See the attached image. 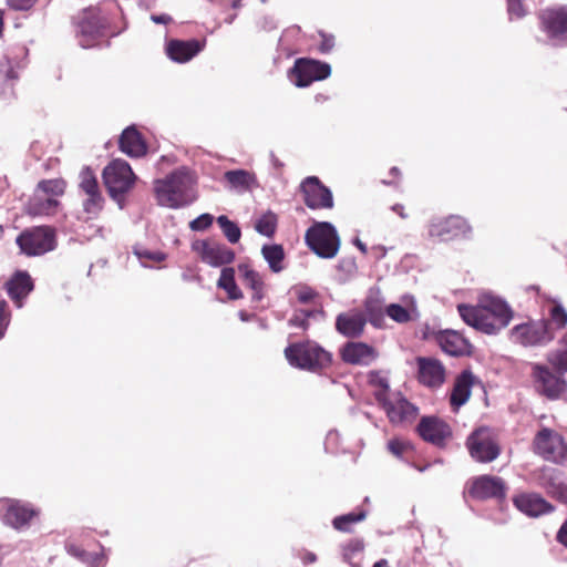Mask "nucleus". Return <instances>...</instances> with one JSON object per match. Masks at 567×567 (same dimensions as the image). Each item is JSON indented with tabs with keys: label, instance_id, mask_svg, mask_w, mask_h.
<instances>
[{
	"label": "nucleus",
	"instance_id": "obj_1",
	"mask_svg": "<svg viewBox=\"0 0 567 567\" xmlns=\"http://www.w3.org/2000/svg\"><path fill=\"white\" fill-rule=\"evenodd\" d=\"M194 177L186 168H179L163 179L155 181V194L159 205L181 208L196 199Z\"/></svg>",
	"mask_w": 567,
	"mask_h": 567
},
{
	"label": "nucleus",
	"instance_id": "obj_2",
	"mask_svg": "<svg viewBox=\"0 0 567 567\" xmlns=\"http://www.w3.org/2000/svg\"><path fill=\"white\" fill-rule=\"evenodd\" d=\"M285 357L290 365L309 371L322 369L331 361L330 353L311 341L288 346Z\"/></svg>",
	"mask_w": 567,
	"mask_h": 567
},
{
	"label": "nucleus",
	"instance_id": "obj_3",
	"mask_svg": "<svg viewBox=\"0 0 567 567\" xmlns=\"http://www.w3.org/2000/svg\"><path fill=\"white\" fill-rule=\"evenodd\" d=\"M305 240L308 247L321 258L331 259L340 249L337 229L328 221H316L307 229Z\"/></svg>",
	"mask_w": 567,
	"mask_h": 567
},
{
	"label": "nucleus",
	"instance_id": "obj_4",
	"mask_svg": "<svg viewBox=\"0 0 567 567\" xmlns=\"http://www.w3.org/2000/svg\"><path fill=\"white\" fill-rule=\"evenodd\" d=\"M102 176L110 196L118 204H122L124 195L133 187L136 179L131 166L123 159H113L109 163Z\"/></svg>",
	"mask_w": 567,
	"mask_h": 567
},
{
	"label": "nucleus",
	"instance_id": "obj_5",
	"mask_svg": "<svg viewBox=\"0 0 567 567\" xmlns=\"http://www.w3.org/2000/svg\"><path fill=\"white\" fill-rule=\"evenodd\" d=\"M534 451L544 460L560 463L567 460V445L563 436L548 427L542 429L534 439Z\"/></svg>",
	"mask_w": 567,
	"mask_h": 567
},
{
	"label": "nucleus",
	"instance_id": "obj_6",
	"mask_svg": "<svg viewBox=\"0 0 567 567\" xmlns=\"http://www.w3.org/2000/svg\"><path fill=\"white\" fill-rule=\"evenodd\" d=\"M466 445L471 456L482 463L494 461L501 453L496 437L488 427H480L474 431L468 436Z\"/></svg>",
	"mask_w": 567,
	"mask_h": 567
},
{
	"label": "nucleus",
	"instance_id": "obj_7",
	"mask_svg": "<svg viewBox=\"0 0 567 567\" xmlns=\"http://www.w3.org/2000/svg\"><path fill=\"white\" fill-rule=\"evenodd\" d=\"M17 244L24 254L38 256L54 248L55 237L50 227H35L19 235Z\"/></svg>",
	"mask_w": 567,
	"mask_h": 567
},
{
	"label": "nucleus",
	"instance_id": "obj_8",
	"mask_svg": "<svg viewBox=\"0 0 567 567\" xmlns=\"http://www.w3.org/2000/svg\"><path fill=\"white\" fill-rule=\"evenodd\" d=\"M331 66L310 59H299L291 69V81L298 87H306L315 81H321L330 76Z\"/></svg>",
	"mask_w": 567,
	"mask_h": 567
},
{
	"label": "nucleus",
	"instance_id": "obj_9",
	"mask_svg": "<svg viewBox=\"0 0 567 567\" xmlns=\"http://www.w3.org/2000/svg\"><path fill=\"white\" fill-rule=\"evenodd\" d=\"M543 30L554 45H567V8L546 9L540 16Z\"/></svg>",
	"mask_w": 567,
	"mask_h": 567
},
{
	"label": "nucleus",
	"instance_id": "obj_10",
	"mask_svg": "<svg viewBox=\"0 0 567 567\" xmlns=\"http://www.w3.org/2000/svg\"><path fill=\"white\" fill-rule=\"evenodd\" d=\"M532 377L536 390L548 399H557L566 390V381L546 365L533 364Z\"/></svg>",
	"mask_w": 567,
	"mask_h": 567
},
{
	"label": "nucleus",
	"instance_id": "obj_11",
	"mask_svg": "<svg viewBox=\"0 0 567 567\" xmlns=\"http://www.w3.org/2000/svg\"><path fill=\"white\" fill-rule=\"evenodd\" d=\"M458 313L463 321L475 328L478 331H482L487 334H496L505 327H498L497 320L495 317L478 306H468V305H458L457 306Z\"/></svg>",
	"mask_w": 567,
	"mask_h": 567
},
{
	"label": "nucleus",
	"instance_id": "obj_12",
	"mask_svg": "<svg viewBox=\"0 0 567 567\" xmlns=\"http://www.w3.org/2000/svg\"><path fill=\"white\" fill-rule=\"evenodd\" d=\"M513 342L524 347L540 346L551 339L545 321H533L514 327L511 331Z\"/></svg>",
	"mask_w": 567,
	"mask_h": 567
},
{
	"label": "nucleus",
	"instance_id": "obj_13",
	"mask_svg": "<svg viewBox=\"0 0 567 567\" xmlns=\"http://www.w3.org/2000/svg\"><path fill=\"white\" fill-rule=\"evenodd\" d=\"M305 204L311 209H330L333 207L331 190L315 177H307L301 184Z\"/></svg>",
	"mask_w": 567,
	"mask_h": 567
},
{
	"label": "nucleus",
	"instance_id": "obj_14",
	"mask_svg": "<svg viewBox=\"0 0 567 567\" xmlns=\"http://www.w3.org/2000/svg\"><path fill=\"white\" fill-rule=\"evenodd\" d=\"M420 436L435 446L442 447L452 436L450 425L436 416H424L417 425Z\"/></svg>",
	"mask_w": 567,
	"mask_h": 567
},
{
	"label": "nucleus",
	"instance_id": "obj_15",
	"mask_svg": "<svg viewBox=\"0 0 567 567\" xmlns=\"http://www.w3.org/2000/svg\"><path fill=\"white\" fill-rule=\"evenodd\" d=\"M193 250L200 256L204 262L213 267L230 264L235 258L234 251L227 246L206 240L195 241L193 244Z\"/></svg>",
	"mask_w": 567,
	"mask_h": 567
},
{
	"label": "nucleus",
	"instance_id": "obj_16",
	"mask_svg": "<svg viewBox=\"0 0 567 567\" xmlns=\"http://www.w3.org/2000/svg\"><path fill=\"white\" fill-rule=\"evenodd\" d=\"M381 405L393 424L413 422L419 414V409L400 393L393 394Z\"/></svg>",
	"mask_w": 567,
	"mask_h": 567
},
{
	"label": "nucleus",
	"instance_id": "obj_17",
	"mask_svg": "<svg viewBox=\"0 0 567 567\" xmlns=\"http://www.w3.org/2000/svg\"><path fill=\"white\" fill-rule=\"evenodd\" d=\"M417 380L427 388H439L445 381V368L432 357H417Z\"/></svg>",
	"mask_w": 567,
	"mask_h": 567
},
{
	"label": "nucleus",
	"instance_id": "obj_18",
	"mask_svg": "<svg viewBox=\"0 0 567 567\" xmlns=\"http://www.w3.org/2000/svg\"><path fill=\"white\" fill-rule=\"evenodd\" d=\"M470 227L460 216L433 220L429 227V235L440 240H450L468 233Z\"/></svg>",
	"mask_w": 567,
	"mask_h": 567
},
{
	"label": "nucleus",
	"instance_id": "obj_19",
	"mask_svg": "<svg viewBox=\"0 0 567 567\" xmlns=\"http://www.w3.org/2000/svg\"><path fill=\"white\" fill-rule=\"evenodd\" d=\"M102 22L95 10H85L78 22V38L81 47L90 48L93 41L101 34Z\"/></svg>",
	"mask_w": 567,
	"mask_h": 567
},
{
	"label": "nucleus",
	"instance_id": "obj_20",
	"mask_svg": "<svg viewBox=\"0 0 567 567\" xmlns=\"http://www.w3.org/2000/svg\"><path fill=\"white\" fill-rule=\"evenodd\" d=\"M505 483L501 477L482 475L473 481L471 495L481 499L499 498L505 496Z\"/></svg>",
	"mask_w": 567,
	"mask_h": 567
},
{
	"label": "nucleus",
	"instance_id": "obj_21",
	"mask_svg": "<svg viewBox=\"0 0 567 567\" xmlns=\"http://www.w3.org/2000/svg\"><path fill=\"white\" fill-rule=\"evenodd\" d=\"M477 306L491 312L497 320L498 327H507L513 319V311L509 306L503 299L489 292L480 296Z\"/></svg>",
	"mask_w": 567,
	"mask_h": 567
},
{
	"label": "nucleus",
	"instance_id": "obj_22",
	"mask_svg": "<svg viewBox=\"0 0 567 567\" xmlns=\"http://www.w3.org/2000/svg\"><path fill=\"white\" fill-rule=\"evenodd\" d=\"M0 508L6 511L4 523L13 528L23 527L35 515L32 508L12 499L0 502Z\"/></svg>",
	"mask_w": 567,
	"mask_h": 567
},
{
	"label": "nucleus",
	"instance_id": "obj_23",
	"mask_svg": "<svg viewBox=\"0 0 567 567\" xmlns=\"http://www.w3.org/2000/svg\"><path fill=\"white\" fill-rule=\"evenodd\" d=\"M342 360L350 364L369 365L378 353L375 349L363 342H349L341 351Z\"/></svg>",
	"mask_w": 567,
	"mask_h": 567
},
{
	"label": "nucleus",
	"instance_id": "obj_24",
	"mask_svg": "<svg viewBox=\"0 0 567 567\" xmlns=\"http://www.w3.org/2000/svg\"><path fill=\"white\" fill-rule=\"evenodd\" d=\"M475 381L476 378L470 370H464L456 377L450 396V403L454 411H457L468 401Z\"/></svg>",
	"mask_w": 567,
	"mask_h": 567
},
{
	"label": "nucleus",
	"instance_id": "obj_25",
	"mask_svg": "<svg viewBox=\"0 0 567 567\" xmlns=\"http://www.w3.org/2000/svg\"><path fill=\"white\" fill-rule=\"evenodd\" d=\"M539 484L553 498L567 504V484H565L559 473L551 467H544L539 476Z\"/></svg>",
	"mask_w": 567,
	"mask_h": 567
},
{
	"label": "nucleus",
	"instance_id": "obj_26",
	"mask_svg": "<svg viewBox=\"0 0 567 567\" xmlns=\"http://www.w3.org/2000/svg\"><path fill=\"white\" fill-rule=\"evenodd\" d=\"M437 342L441 349L453 357L471 353L470 342L457 331L446 330L437 336Z\"/></svg>",
	"mask_w": 567,
	"mask_h": 567
},
{
	"label": "nucleus",
	"instance_id": "obj_27",
	"mask_svg": "<svg viewBox=\"0 0 567 567\" xmlns=\"http://www.w3.org/2000/svg\"><path fill=\"white\" fill-rule=\"evenodd\" d=\"M9 297L14 301L17 307H22V299L25 298L33 289V282L30 275L25 271H17L13 277L6 284Z\"/></svg>",
	"mask_w": 567,
	"mask_h": 567
},
{
	"label": "nucleus",
	"instance_id": "obj_28",
	"mask_svg": "<svg viewBox=\"0 0 567 567\" xmlns=\"http://www.w3.org/2000/svg\"><path fill=\"white\" fill-rule=\"evenodd\" d=\"M367 319L360 311H350L341 313L337 317L336 327L337 330L346 337L355 338L359 337L364 329Z\"/></svg>",
	"mask_w": 567,
	"mask_h": 567
},
{
	"label": "nucleus",
	"instance_id": "obj_29",
	"mask_svg": "<svg viewBox=\"0 0 567 567\" xmlns=\"http://www.w3.org/2000/svg\"><path fill=\"white\" fill-rule=\"evenodd\" d=\"M515 506L526 515L539 516L551 512L553 506L538 494H522L514 498Z\"/></svg>",
	"mask_w": 567,
	"mask_h": 567
},
{
	"label": "nucleus",
	"instance_id": "obj_30",
	"mask_svg": "<svg viewBox=\"0 0 567 567\" xmlns=\"http://www.w3.org/2000/svg\"><path fill=\"white\" fill-rule=\"evenodd\" d=\"M405 305L390 303L385 307V313L398 323L414 321L420 317L415 299L411 296L404 300Z\"/></svg>",
	"mask_w": 567,
	"mask_h": 567
},
{
	"label": "nucleus",
	"instance_id": "obj_31",
	"mask_svg": "<svg viewBox=\"0 0 567 567\" xmlns=\"http://www.w3.org/2000/svg\"><path fill=\"white\" fill-rule=\"evenodd\" d=\"M120 148L132 157H138L146 153V145L135 127H127L120 137Z\"/></svg>",
	"mask_w": 567,
	"mask_h": 567
},
{
	"label": "nucleus",
	"instance_id": "obj_32",
	"mask_svg": "<svg viewBox=\"0 0 567 567\" xmlns=\"http://www.w3.org/2000/svg\"><path fill=\"white\" fill-rule=\"evenodd\" d=\"M200 51L197 41H171L167 45L168 56L177 62H187Z\"/></svg>",
	"mask_w": 567,
	"mask_h": 567
},
{
	"label": "nucleus",
	"instance_id": "obj_33",
	"mask_svg": "<svg viewBox=\"0 0 567 567\" xmlns=\"http://www.w3.org/2000/svg\"><path fill=\"white\" fill-rule=\"evenodd\" d=\"M58 200L51 196H45L43 192H34L27 206V212L33 216H49L52 215L56 207Z\"/></svg>",
	"mask_w": 567,
	"mask_h": 567
},
{
	"label": "nucleus",
	"instance_id": "obj_34",
	"mask_svg": "<svg viewBox=\"0 0 567 567\" xmlns=\"http://www.w3.org/2000/svg\"><path fill=\"white\" fill-rule=\"evenodd\" d=\"M224 178L229 188L238 193L248 192L257 185L255 175L245 169L227 171Z\"/></svg>",
	"mask_w": 567,
	"mask_h": 567
},
{
	"label": "nucleus",
	"instance_id": "obj_35",
	"mask_svg": "<svg viewBox=\"0 0 567 567\" xmlns=\"http://www.w3.org/2000/svg\"><path fill=\"white\" fill-rule=\"evenodd\" d=\"M364 307L369 321L375 327L381 326L386 307L381 293L379 291H371L365 300Z\"/></svg>",
	"mask_w": 567,
	"mask_h": 567
},
{
	"label": "nucleus",
	"instance_id": "obj_36",
	"mask_svg": "<svg viewBox=\"0 0 567 567\" xmlns=\"http://www.w3.org/2000/svg\"><path fill=\"white\" fill-rule=\"evenodd\" d=\"M368 378L369 383L375 388L374 396L380 404L393 395V393L390 392L389 379L384 373L380 371H371L369 372Z\"/></svg>",
	"mask_w": 567,
	"mask_h": 567
},
{
	"label": "nucleus",
	"instance_id": "obj_37",
	"mask_svg": "<svg viewBox=\"0 0 567 567\" xmlns=\"http://www.w3.org/2000/svg\"><path fill=\"white\" fill-rule=\"evenodd\" d=\"M261 255L268 262L269 268L274 272H280L284 269L285 251L281 245H264Z\"/></svg>",
	"mask_w": 567,
	"mask_h": 567
},
{
	"label": "nucleus",
	"instance_id": "obj_38",
	"mask_svg": "<svg viewBox=\"0 0 567 567\" xmlns=\"http://www.w3.org/2000/svg\"><path fill=\"white\" fill-rule=\"evenodd\" d=\"M238 271L243 277L244 284L254 291L252 299L260 300L264 295L262 280L259 274L245 264L238 266Z\"/></svg>",
	"mask_w": 567,
	"mask_h": 567
},
{
	"label": "nucleus",
	"instance_id": "obj_39",
	"mask_svg": "<svg viewBox=\"0 0 567 567\" xmlns=\"http://www.w3.org/2000/svg\"><path fill=\"white\" fill-rule=\"evenodd\" d=\"M218 287L226 290L230 299H239L243 297L240 289L235 282V271L233 268H224L221 270Z\"/></svg>",
	"mask_w": 567,
	"mask_h": 567
},
{
	"label": "nucleus",
	"instance_id": "obj_40",
	"mask_svg": "<svg viewBox=\"0 0 567 567\" xmlns=\"http://www.w3.org/2000/svg\"><path fill=\"white\" fill-rule=\"evenodd\" d=\"M217 224L221 228L225 237L228 239L229 243L236 244L239 241L241 231L240 228L231 221L227 216L221 215L217 218Z\"/></svg>",
	"mask_w": 567,
	"mask_h": 567
},
{
	"label": "nucleus",
	"instance_id": "obj_41",
	"mask_svg": "<svg viewBox=\"0 0 567 567\" xmlns=\"http://www.w3.org/2000/svg\"><path fill=\"white\" fill-rule=\"evenodd\" d=\"M367 517V513L361 511L359 513H349L338 516L333 519V527L340 532H350V525L362 522Z\"/></svg>",
	"mask_w": 567,
	"mask_h": 567
},
{
	"label": "nucleus",
	"instance_id": "obj_42",
	"mask_svg": "<svg viewBox=\"0 0 567 567\" xmlns=\"http://www.w3.org/2000/svg\"><path fill=\"white\" fill-rule=\"evenodd\" d=\"M277 226V217L274 213L268 212L264 214L255 225V229L260 235L271 237L275 234Z\"/></svg>",
	"mask_w": 567,
	"mask_h": 567
},
{
	"label": "nucleus",
	"instance_id": "obj_43",
	"mask_svg": "<svg viewBox=\"0 0 567 567\" xmlns=\"http://www.w3.org/2000/svg\"><path fill=\"white\" fill-rule=\"evenodd\" d=\"M80 188L86 195H92V193L100 192L96 177L93 171L89 167L83 168L80 173Z\"/></svg>",
	"mask_w": 567,
	"mask_h": 567
},
{
	"label": "nucleus",
	"instance_id": "obj_44",
	"mask_svg": "<svg viewBox=\"0 0 567 567\" xmlns=\"http://www.w3.org/2000/svg\"><path fill=\"white\" fill-rule=\"evenodd\" d=\"M64 182L60 179L42 181L38 184L37 192H43L45 196L55 198L64 193Z\"/></svg>",
	"mask_w": 567,
	"mask_h": 567
},
{
	"label": "nucleus",
	"instance_id": "obj_45",
	"mask_svg": "<svg viewBox=\"0 0 567 567\" xmlns=\"http://www.w3.org/2000/svg\"><path fill=\"white\" fill-rule=\"evenodd\" d=\"M320 311L311 310H296L292 315V317L289 319L288 323L290 327L300 328L302 330L308 329L309 323L308 319L313 316L320 315Z\"/></svg>",
	"mask_w": 567,
	"mask_h": 567
},
{
	"label": "nucleus",
	"instance_id": "obj_46",
	"mask_svg": "<svg viewBox=\"0 0 567 567\" xmlns=\"http://www.w3.org/2000/svg\"><path fill=\"white\" fill-rule=\"evenodd\" d=\"M86 196L87 198L83 203L84 210L90 216L94 217L102 210L104 199L101 192H95Z\"/></svg>",
	"mask_w": 567,
	"mask_h": 567
},
{
	"label": "nucleus",
	"instance_id": "obj_47",
	"mask_svg": "<svg viewBox=\"0 0 567 567\" xmlns=\"http://www.w3.org/2000/svg\"><path fill=\"white\" fill-rule=\"evenodd\" d=\"M134 254L136 255V257L143 266H147V261L159 262L165 259V255L163 252L150 251L142 247L135 248Z\"/></svg>",
	"mask_w": 567,
	"mask_h": 567
},
{
	"label": "nucleus",
	"instance_id": "obj_48",
	"mask_svg": "<svg viewBox=\"0 0 567 567\" xmlns=\"http://www.w3.org/2000/svg\"><path fill=\"white\" fill-rule=\"evenodd\" d=\"M388 450L396 457H403L411 452V444L400 439H393L388 442Z\"/></svg>",
	"mask_w": 567,
	"mask_h": 567
},
{
	"label": "nucleus",
	"instance_id": "obj_49",
	"mask_svg": "<svg viewBox=\"0 0 567 567\" xmlns=\"http://www.w3.org/2000/svg\"><path fill=\"white\" fill-rule=\"evenodd\" d=\"M548 361L559 373L567 372V350L550 353Z\"/></svg>",
	"mask_w": 567,
	"mask_h": 567
},
{
	"label": "nucleus",
	"instance_id": "obj_50",
	"mask_svg": "<svg viewBox=\"0 0 567 567\" xmlns=\"http://www.w3.org/2000/svg\"><path fill=\"white\" fill-rule=\"evenodd\" d=\"M17 79L18 73L9 61L0 63V84L9 83L12 86Z\"/></svg>",
	"mask_w": 567,
	"mask_h": 567
},
{
	"label": "nucleus",
	"instance_id": "obj_51",
	"mask_svg": "<svg viewBox=\"0 0 567 567\" xmlns=\"http://www.w3.org/2000/svg\"><path fill=\"white\" fill-rule=\"evenodd\" d=\"M293 292L301 303H310L318 297V293L309 286H297L293 288Z\"/></svg>",
	"mask_w": 567,
	"mask_h": 567
},
{
	"label": "nucleus",
	"instance_id": "obj_52",
	"mask_svg": "<svg viewBox=\"0 0 567 567\" xmlns=\"http://www.w3.org/2000/svg\"><path fill=\"white\" fill-rule=\"evenodd\" d=\"M550 318L558 328H563L567 323V311L560 305L556 303L550 309Z\"/></svg>",
	"mask_w": 567,
	"mask_h": 567
},
{
	"label": "nucleus",
	"instance_id": "obj_53",
	"mask_svg": "<svg viewBox=\"0 0 567 567\" xmlns=\"http://www.w3.org/2000/svg\"><path fill=\"white\" fill-rule=\"evenodd\" d=\"M213 216L210 214H202L189 223V227L194 231L207 229L213 224Z\"/></svg>",
	"mask_w": 567,
	"mask_h": 567
},
{
	"label": "nucleus",
	"instance_id": "obj_54",
	"mask_svg": "<svg viewBox=\"0 0 567 567\" xmlns=\"http://www.w3.org/2000/svg\"><path fill=\"white\" fill-rule=\"evenodd\" d=\"M85 558L84 561L90 567H103L105 565V556L102 553H82Z\"/></svg>",
	"mask_w": 567,
	"mask_h": 567
},
{
	"label": "nucleus",
	"instance_id": "obj_55",
	"mask_svg": "<svg viewBox=\"0 0 567 567\" xmlns=\"http://www.w3.org/2000/svg\"><path fill=\"white\" fill-rule=\"evenodd\" d=\"M363 548H364L363 540L353 539V540L349 542V544L344 547L343 556L347 560H349L355 553L362 551Z\"/></svg>",
	"mask_w": 567,
	"mask_h": 567
},
{
	"label": "nucleus",
	"instance_id": "obj_56",
	"mask_svg": "<svg viewBox=\"0 0 567 567\" xmlns=\"http://www.w3.org/2000/svg\"><path fill=\"white\" fill-rule=\"evenodd\" d=\"M507 9L511 18H522L525 14L520 0H507Z\"/></svg>",
	"mask_w": 567,
	"mask_h": 567
},
{
	"label": "nucleus",
	"instance_id": "obj_57",
	"mask_svg": "<svg viewBox=\"0 0 567 567\" xmlns=\"http://www.w3.org/2000/svg\"><path fill=\"white\" fill-rule=\"evenodd\" d=\"M6 309L7 302L4 300H0V338L4 336L6 329L9 324V317Z\"/></svg>",
	"mask_w": 567,
	"mask_h": 567
},
{
	"label": "nucleus",
	"instance_id": "obj_58",
	"mask_svg": "<svg viewBox=\"0 0 567 567\" xmlns=\"http://www.w3.org/2000/svg\"><path fill=\"white\" fill-rule=\"evenodd\" d=\"M37 1L38 0H8V4L14 10H29Z\"/></svg>",
	"mask_w": 567,
	"mask_h": 567
},
{
	"label": "nucleus",
	"instance_id": "obj_59",
	"mask_svg": "<svg viewBox=\"0 0 567 567\" xmlns=\"http://www.w3.org/2000/svg\"><path fill=\"white\" fill-rule=\"evenodd\" d=\"M321 37H322V41L320 44V50L324 53L329 52L334 45L333 37H328L326 34H321Z\"/></svg>",
	"mask_w": 567,
	"mask_h": 567
},
{
	"label": "nucleus",
	"instance_id": "obj_60",
	"mask_svg": "<svg viewBox=\"0 0 567 567\" xmlns=\"http://www.w3.org/2000/svg\"><path fill=\"white\" fill-rule=\"evenodd\" d=\"M557 539L560 544L567 547V520L559 528L557 533Z\"/></svg>",
	"mask_w": 567,
	"mask_h": 567
},
{
	"label": "nucleus",
	"instance_id": "obj_61",
	"mask_svg": "<svg viewBox=\"0 0 567 567\" xmlns=\"http://www.w3.org/2000/svg\"><path fill=\"white\" fill-rule=\"evenodd\" d=\"M68 551L71 555L79 557L82 561H84L85 556L82 554L84 550H82L75 546H69Z\"/></svg>",
	"mask_w": 567,
	"mask_h": 567
},
{
	"label": "nucleus",
	"instance_id": "obj_62",
	"mask_svg": "<svg viewBox=\"0 0 567 567\" xmlns=\"http://www.w3.org/2000/svg\"><path fill=\"white\" fill-rule=\"evenodd\" d=\"M151 19L155 23H168L172 20L167 14L152 16Z\"/></svg>",
	"mask_w": 567,
	"mask_h": 567
},
{
	"label": "nucleus",
	"instance_id": "obj_63",
	"mask_svg": "<svg viewBox=\"0 0 567 567\" xmlns=\"http://www.w3.org/2000/svg\"><path fill=\"white\" fill-rule=\"evenodd\" d=\"M354 244L363 254H367V246L360 239L357 238Z\"/></svg>",
	"mask_w": 567,
	"mask_h": 567
},
{
	"label": "nucleus",
	"instance_id": "obj_64",
	"mask_svg": "<svg viewBox=\"0 0 567 567\" xmlns=\"http://www.w3.org/2000/svg\"><path fill=\"white\" fill-rule=\"evenodd\" d=\"M373 567H389L388 561L385 559H381L377 561Z\"/></svg>",
	"mask_w": 567,
	"mask_h": 567
}]
</instances>
